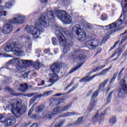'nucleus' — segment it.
I'll use <instances>...</instances> for the list:
<instances>
[{
	"mask_svg": "<svg viewBox=\"0 0 127 127\" xmlns=\"http://www.w3.org/2000/svg\"><path fill=\"white\" fill-rule=\"evenodd\" d=\"M57 16L59 19L62 21H66L68 24L72 22V17L69 16L65 11L59 10L55 11H50L47 14L41 15L39 19L36 21L35 24V27L30 25L26 28L27 32L31 33L33 35L34 38H40V35L43 31L44 27H48L49 26V21L54 22L55 17Z\"/></svg>",
	"mask_w": 127,
	"mask_h": 127,
	"instance_id": "1",
	"label": "nucleus"
},
{
	"mask_svg": "<svg viewBox=\"0 0 127 127\" xmlns=\"http://www.w3.org/2000/svg\"><path fill=\"white\" fill-rule=\"evenodd\" d=\"M55 29L56 35L59 40V43L61 46L64 47V53L65 54L70 50V47L69 45L67 44V40L65 36L66 37L71 36V34L69 33V31L64 30L62 27L59 26H55Z\"/></svg>",
	"mask_w": 127,
	"mask_h": 127,
	"instance_id": "2",
	"label": "nucleus"
},
{
	"mask_svg": "<svg viewBox=\"0 0 127 127\" xmlns=\"http://www.w3.org/2000/svg\"><path fill=\"white\" fill-rule=\"evenodd\" d=\"M16 102H17L16 105L14 104L7 105L5 110H10L14 116H16L15 114H20V115L24 114L26 108L25 106H21V100H16Z\"/></svg>",
	"mask_w": 127,
	"mask_h": 127,
	"instance_id": "3",
	"label": "nucleus"
},
{
	"mask_svg": "<svg viewBox=\"0 0 127 127\" xmlns=\"http://www.w3.org/2000/svg\"><path fill=\"white\" fill-rule=\"evenodd\" d=\"M10 64H16L17 72L21 73H23V72H25V70H26V68H25V67H24L23 65H25V64H30V61L15 58L9 61L7 63V65H10Z\"/></svg>",
	"mask_w": 127,
	"mask_h": 127,
	"instance_id": "4",
	"label": "nucleus"
},
{
	"mask_svg": "<svg viewBox=\"0 0 127 127\" xmlns=\"http://www.w3.org/2000/svg\"><path fill=\"white\" fill-rule=\"evenodd\" d=\"M4 51L5 52H13L16 56H21L24 54V52L19 49L18 45L15 42L12 43L10 45L7 46L5 49Z\"/></svg>",
	"mask_w": 127,
	"mask_h": 127,
	"instance_id": "5",
	"label": "nucleus"
},
{
	"mask_svg": "<svg viewBox=\"0 0 127 127\" xmlns=\"http://www.w3.org/2000/svg\"><path fill=\"white\" fill-rule=\"evenodd\" d=\"M51 70L53 71L52 74H50L51 78L49 79V82L54 84L58 80V74L60 72V65L59 64L55 63L51 66Z\"/></svg>",
	"mask_w": 127,
	"mask_h": 127,
	"instance_id": "6",
	"label": "nucleus"
},
{
	"mask_svg": "<svg viewBox=\"0 0 127 127\" xmlns=\"http://www.w3.org/2000/svg\"><path fill=\"white\" fill-rule=\"evenodd\" d=\"M26 20V16L22 14H15L14 18L10 19L8 21L9 23L15 24H22Z\"/></svg>",
	"mask_w": 127,
	"mask_h": 127,
	"instance_id": "7",
	"label": "nucleus"
},
{
	"mask_svg": "<svg viewBox=\"0 0 127 127\" xmlns=\"http://www.w3.org/2000/svg\"><path fill=\"white\" fill-rule=\"evenodd\" d=\"M62 112H63L62 108L60 106H58L55 107L52 112H49L47 115V117L48 119H52V117H55V116H57L58 114H61Z\"/></svg>",
	"mask_w": 127,
	"mask_h": 127,
	"instance_id": "8",
	"label": "nucleus"
},
{
	"mask_svg": "<svg viewBox=\"0 0 127 127\" xmlns=\"http://www.w3.org/2000/svg\"><path fill=\"white\" fill-rule=\"evenodd\" d=\"M127 13H126V12H122L120 18L116 22L113 23H114L113 25L114 26V28L118 27V26H120V25H122V24H123V21L126 20V18H127Z\"/></svg>",
	"mask_w": 127,
	"mask_h": 127,
	"instance_id": "9",
	"label": "nucleus"
},
{
	"mask_svg": "<svg viewBox=\"0 0 127 127\" xmlns=\"http://www.w3.org/2000/svg\"><path fill=\"white\" fill-rule=\"evenodd\" d=\"M98 95H99V90L95 91L92 94L91 97L92 100L89 104V107L88 108V110L90 111H92L93 109L95 108V106H96V102H95V100H94V99L97 98V97H98Z\"/></svg>",
	"mask_w": 127,
	"mask_h": 127,
	"instance_id": "10",
	"label": "nucleus"
},
{
	"mask_svg": "<svg viewBox=\"0 0 127 127\" xmlns=\"http://www.w3.org/2000/svg\"><path fill=\"white\" fill-rule=\"evenodd\" d=\"M86 45L91 49H95L96 47L100 45V41L97 39L92 40V41H88L86 43Z\"/></svg>",
	"mask_w": 127,
	"mask_h": 127,
	"instance_id": "11",
	"label": "nucleus"
},
{
	"mask_svg": "<svg viewBox=\"0 0 127 127\" xmlns=\"http://www.w3.org/2000/svg\"><path fill=\"white\" fill-rule=\"evenodd\" d=\"M38 104V103L36 102L32 106L31 109L29 110V112H28V114L29 118H32L34 120H37V119H39L40 118V116H39V115H31V113H32V112H33V111L34 110V107H36V106H37Z\"/></svg>",
	"mask_w": 127,
	"mask_h": 127,
	"instance_id": "12",
	"label": "nucleus"
},
{
	"mask_svg": "<svg viewBox=\"0 0 127 127\" xmlns=\"http://www.w3.org/2000/svg\"><path fill=\"white\" fill-rule=\"evenodd\" d=\"M2 31L5 33V34H7V33L11 32V31H12V25L9 24L4 25Z\"/></svg>",
	"mask_w": 127,
	"mask_h": 127,
	"instance_id": "13",
	"label": "nucleus"
},
{
	"mask_svg": "<svg viewBox=\"0 0 127 127\" xmlns=\"http://www.w3.org/2000/svg\"><path fill=\"white\" fill-rule=\"evenodd\" d=\"M15 118L14 117H9L4 122L5 127H8V126H12L15 124Z\"/></svg>",
	"mask_w": 127,
	"mask_h": 127,
	"instance_id": "14",
	"label": "nucleus"
},
{
	"mask_svg": "<svg viewBox=\"0 0 127 127\" xmlns=\"http://www.w3.org/2000/svg\"><path fill=\"white\" fill-rule=\"evenodd\" d=\"M76 34L78 37V39H79V40H82V41L83 40H85L86 36H87L85 31L82 29Z\"/></svg>",
	"mask_w": 127,
	"mask_h": 127,
	"instance_id": "15",
	"label": "nucleus"
},
{
	"mask_svg": "<svg viewBox=\"0 0 127 127\" xmlns=\"http://www.w3.org/2000/svg\"><path fill=\"white\" fill-rule=\"evenodd\" d=\"M97 76H99V74H95L91 76H86L81 79L79 80L80 83H82L83 82H90L91 80H93L94 78L97 77Z\"/></svg>",
	"mask_w": 127,
	"mask_h": 127,
	"instance_id": "16",
	"label": "nucleus"
},
{
	"mask_svg": "<svg viewBox=\"0 0 127 127\" xmlns=\"http://www.w3.org/2000/svg\"><path fill=\"white\" fill-rule=\"evenodd\" d=\"M55 123H56L55 127H63V125L65 123V120L58 118L55 121Z\"/></svg>",
	"mask_w": 127,
	"mask_h": 127,
	"instance_id": "17",
	"label": "nucleus"
},
{
	"mask_svg": "<svg viewBox=\"0 0 127 127\" xmlns=\"http://www.w3.org/2000/svg\"><path fill=\"white\" fill-rule=\"evenodd\" d=\"M53 93V91L52 90H50V91H46L45 92H44L43 94H38L36 95V98H42V97H47L48 96H50V95H51V94H52Z\"/></svg>",
	"mask_w": 127,
	"mask_h": 127,
	"instance_id": "18",
	"label": "nucleus"
},
{
	"mask_svg": "<svg viewBox=\"0 0 127 127\" xmlns=\"http://www.w3.org/2000/svg\"><path fill=\"white\" fill-rule=\"evenodd\" d=\"M104 115H106V113H101V115L99 116V112H98L93 118L92 121L94 122H98L99 119L101 121V118H102Z\"/></svg>",
	"mask_w": 127,
	"mask_h": 127,
	"instance_id": "19",
	"label": "nucleus"
},
{
	"mask_svg": "<svg viewBox=\"0 0 127 127\" xmlns=\"http://www.w3.org/2000/svg\"><path fill=\"white\" fill-rule=\"evenodd\" d=\"M28 89V85L26 83L21 84L20 85L18 90L21 92H25Z\"/></svg>",
	"mask_w": 127,
	"mask_h": 127,
	"instance_id": "20",
	"label": "nucleus"
},
{
	"mask_svg": "<svg viewBox=\"0 0 127 127\" xmlns=\"http://www.w3.org/2000/svg\"><path fill=\"white\" fill-rule=\"evenodd\" d=\"M121 5L123 9L122 12L127 13V0H122Z\"/></svg>",
	"mask_w": 127,
	"mask_h": 127,
	"instance_id": "21",
	"label": "nucleus"
},
{
	"mask_svg": "<svg viewBox=\"0 0 127 127\" xmlns=\"http://www.w3.org/2000/svg\"><path fill=\"white\" fill-rule=\"evenodd\" d=\"M81 29L80 25H76L72 27L71 31L72 33L74 32V33L77 34Z\"/></svg>",
	"mask_w": 127,
	"mask_h": 127,
	"instance_id": "22",
	"label": "nucleus"
},
{
	"mask_svg": "<svg viewBox=\"0 0 127 127\" xmlns=\"http://www.w3.org/2000/svg\"><path fill=\"white\" fill-rule=\"evenodd\" d=\"M126 49V46L123 45L122 48L116 49L115 52L118 54V56H120L122 54V52H124V50Z\"/></svg>",
	"mask_w": 127,
	"mask_h": 127,
	"instance_id": "23",
	"label": "nucleus"
},
{
	"mask_svg": "<svg viewBox=\"0 0 127 127\" xmlns=\"http://www.w3.org/2000/svg\"><path fill=\"white\" fill-rule=\"evenodd\" d=\"M113 65H111L108 68L103 69L102 71H101L99 74H96V75H98V76H100V75H106L108 72H109V70L112 68Z\"/></svg>",
	"mask_w": 127,
	"mask_h": 127,
	"instance_id": "24",
	"label": "nucleus"
},
{
	"mask_svg": "<svg viewBox=\"0 0 127 127\" xmlns=\"http://www.w3.org/2000/svg\"><path fill=\"white\" fill-rule=\"evenodd\" d=\"M12 0H10L7 2L5 3V4L4 5V7L5 8H11V6H12Z\"/></svg>",
	"mask_w": 127,
	"mask_h": 127,
	"instance_id": "25",
	"label": "nucleus"
},
{
	"mask_svg": "<svg viewBox=\"0 0 127 127\" xmlns=\"http://www.w3.org/2000/svg\"><path fill=\"white\" fill-rule=\"evenodd\" d=\"M55 105H59V104L57 103L56 99L52 98L50 100V107H53V106H55Z\"/></svg>",
	"mask_w": 127,
	"mask_h": 127,
	"instance_id": "26",
	"label": "nucleus"
},
{
	"mask_svg": "<svg viewBox=\"0 0 127 127\" xmlns=\"http://www.w3.org/2000/svg\"><path fill=\"white\" fill-rule=\"evenodd\" d=\"M3 10V7L0 6V16H6V14H7V12L6 11H2Z\"/></svg>",
	"mask_w": 127,
	"mask_h": 127,
	"instance_id": "27",
	"label": "nucleus"
},
{
	"mask_svg": "<svg viewBox=\"0 0 127 127\" xmlns=\"http://www.w3.org/2000/svg\"><path fill=\"white\" fill-rule=\"evenodd\" d=\"M43 110H44V105H41L36 108V113H40L41 112H42Z\"/></svg>",
	"mask_w": 127,
	"mask_h": 127,
	"instance_id": "28",
	"label": "nucleus"
},
{
	"mask_svg": "<svg viewBox=\"0 0 127 127\" xmlns=\"http://www.w3.org/2000/svg\"><path fill=\"white\" fill-rule=\"evenodd\" d=\"M41 66H42V64H40L39 61H37L35 63L34 67L35 70H39V68H40Z\"/></svg>",
	"mask_w": 127,
	"mask_h": 127,
	"instance_id": "29",
	"label": "nucleus"
},
{
	"mask_svg": "<svg viewBox=\"0 0 127 127\" xmlns=\"http://www.w3.org/2000/svg\"><path fill=\"white\" fill-rule=\"evenodd\" d=\"M108 79H105L103 83H101L99 87V90H101V89H104V87L107 85L108 83Z\"/></svg>",
	"mask_w": 127,
	"mask_h": 127,
	"instance_id": "30",
	"label": "nucleus"
},
{
	"mask_svg": "<svg viewBox=\"0 0 127 127\" xmlns=\"http://www.w3.org/2000/svg\"><path fill=\"white\" fill-rule=\"evenodd\" d=\"M117 123V118L116 117H113L109 120V123L110 125H115Z\"/></svg>",
	"mask_w": 127,
	"mask_h": 127,
	"instance_id": "31",
	"label": "nucleus"
},
{
	"mask_svg": "<svg viewBox=\"0 0 127 127\" xmlns=\"http://www.w3.org/2000/svg\"><path fill=\"white\" fill-rule=\"evenodd\" d=\"M71 106H72V104L71 103H69L67 106L63 107L62 108V110L63 112H64V111H68V110L70 109V108H71Z\"/></svg>",
	"mask_w": 127,
	"mask_h": 127,
	"instance_id": "32",
	"label": "nucleus"
},
{
	"mask_svg": "<svg viewBox=\"0 0 127 127\" xmlns=\"http://www.w3.org/2000/svg\"><path fill=\"white\" fill-rule=\"evenodd\" d=\"M83 64H84V62L82 63L79 65L75 66L74 68L71 69V70L70 71L71 73H73V72H75V71H76V70H78V69H79V68H81V66H82Z\"/></svg>",
	"mask_w": 127,
	"mask_h": 127,
	"instance_id": "33",
	"label": "nucleus"
},
{
	"mask_svg": "<svg viewBox=\"0 0 127 127\" xmlns=\"http://www.w3.org/2000/svg\"><path fill=\"white\" fill-rule=\"evenodd\" d=\"M113 93H114V91H112L111 93L109 94L108 97H107V103L110 104L111 102V99H112V97H113Z\"/></svg>",
	"mask_w": 127,
	"mask_h": 127,
	"instance_id": "34",
	"label": "nucleus"
},
{
	"mask_svg": "<svg viewBox=\"0 0 127 127\" xmlns=\"http://www.w3.org/2000/svg\"><path fill=\"white\" fill-rule=\"evenodd\" d=\"M105 67H106V65L99 66L94 69V72H97V71H100V70H102V69H104Z\"/></svg>",
	"mask_w": 127,
	"mask_h": 127,
	"instance_id": "35",
	"label": "nucleus"
},
{
	"mask_svg": "<svg viewBox=\"0 0 127 127\" xmlns=\"http://www.w3.org/2000/svg\"><path fill=\"white\" fill-rule=\"evenodd\" d=\"M74 115H76V113L74 112H67L64 114L63 117H70V116H74Z\"/></svg>",
	"mask_w": 127,
	"mask_h": 127,
	"instance_id": "36",
	"label": "nucleus"
},
{
	"mask_svg": "<svg viewBox=\"0 0 127 127\" xmlns=\"http://www.w3.org/2000/svg\"><path fill=\"white\" fill-rule=\"evenodd\" d=\"M52 41L53 45L56 46L58 45V41H57V39H56L55 38H52Z\"/></svg>",
	"mask_w": 127,
	"mask_h": 127,
	"instance_id": "37",
	"label": "nucleus"
},
{
	"mask_svg": "<svg viewBox=\"0 0 127 127\" xmlns=\"http://www.w3.org/2000/svg\"><path fill=\"white\" fill-rule=\"evenodd\" d=\"M105 27L107 28V30L111 29L112 28H115V26H114V23H113L111 24L106 26Z\"/></svg>",
	"mask_w": 127,
	"mask_h": 127,
	"instance_id": "38",
	"label": "nucleus"
},
{
	"mask_svg": "<svg viewBox=\"0 0 127 127\" xmlns=\"http://www.w3.org/2000/svg\"><path fill=\"white\" fill-rule=\"evenodd\" d=\"M79 86V84H76L71 89H70L68 91V93H71V92H73L76 88H77Z\"/></svg>",
	"mask_w": 127,
	"mask_h": 127,
	"instance_id": "39",
	"label": "nucleus"
},
{
	"mask_svg": "<svg viewBox=\"0 0 127 127\" xmlns=\"http://www.w3.org/2000/svg\"><path fill=\"white\" fill-rule=\"evenodd\" d=\"M85 59H86V56H85L84 55H80L79 56V59L80 61H84V60H85Z\"/></svg>",
	"mask_w": 127,
	"mask_h": 127,
	"instance_id": "40",
	"label": "nucleus"
},
{
	"mask_svg": "<svg viewBox=\"0 0 127 127\" xmlns=\"http://www.w3.org/2000/svg\"><path fill=\"white\" fill-rule=\"evenodd\" d=\"M117 76H118V73H115L113 75V78L111 79L110 83H113L116 79V78H117Z\"/></svg>",
	"mask_w": 127,
	"mask_h": 127,
	"instance_id": "41",
	"label": "nucleus"
},
{
	"mask_svg": "<svg viewBox=\"0 0 127 127\" xmlns=\"http://www.w3.org/2000/svg\"><path fill=\"white\" fill-rule=\"evenodd\" d=\"M108 18V16L107 15V14H103L101 16V19L102 20H107Z\"/></svg>",
	"mask_w": 127,
	"mask_h": 127,
	"instance_id": "42",
	"label": "nucleus"
},
{
	"mask_svg": "<svg viewBox=\"0 0 127 127\" xmlns=\"http://www.w3.org/2000/svg\"><path fill=\"white\" fill-rule=\"evenodd\" d=\"M25 38L26 39V42H27V43L31 41V37H30V36H27L26 37H25Z\"/></svg>",
	"mask_w": 127,
	"mask_h": 127,
	"instance_id": "43",
	"label": "nucleus"
},
{
	"mask_svg": "<svg viewBox=\"0 0 127 127\" xmlns=\"http://www.w3.org/2000/svg\"><path fill=\"white\" fill-rule=\"evenodd\" d=\"M82 122H83V117H81L78 118V120L76 121V124H81Z\"/></svg>",
	"mask_w": 127,
	"mask_h": 127,
	"instance_id": "44",
	"label": "nucleus"
},
{
	"mask_svg": "<svg viewBox=\"0 0 127 127\" xmlns=\"http://www.w3.org/2000/svg\"><path fill=\"white\" fill-rule=\"evenodd\" d=\"M35 101H36V99H35V98H32V99L30 100L29 104H30V105H32V104H33V103H34V102H35Z\"/></svg>",
	"mask_w": 127,
	"mask_h": 127,
	"instance_id": "45",
	"label": "nucleus"
},
{
	"mask_svg": "<svg viewBox=\"0 0 127 127\" xmlns=\"http://www.w3.org/2000/svg\"><path fill=\"white\" fill-rule=\"evenodd\" d=\"M5 91H8V92H13V90L12 89H10V88H9V87H6L5 88Z\"/></svg>",
	"mask_w": 127,
	"mask_h": 127,
	"instance_id": "46",
	"label": "nucleus"
},
{
	"mask_svg": "<svg viewBox=\"0 0 127 127\" xmlns=\"http://www.w3.org/2000/svg\"><path fill=\"white\" fill-rule=\"evenodd\" d=\"M125 70V67H124L123 68H122V69L121 70V71L120 72L119 75H118V80H120V79H121V74H122V73H123V71Z\"/></svg>",
	"mask_w": 127,
	"mask_h": 127,
	"instance_id": "47",
	"label": "nucleus"
},
{
	"mask_svg": "<svg viewBox=\"0 0 127 127\" xmlns=\"http://www.w3.org/2000/svg\"><path fill=\"white\" fill-rule=\"evenodd\" d=\"M109 39V36L106 35L103 38V41L101 42V43H103V41H107Z\"/></svg>",
	"mask_w": 127,
	"mask_h": 127,
	"instance_id": "48",
	"label": "nucleus"
},
{
	"mask_svg": "<svg viewBox=\"0 0 127 127\" xmlns=\"http://www.w3.org/2000/svg\"><path fill=\"white\" fill-rule=\"evenodd\" d=\"M86 28H88V29H90V28H92V25L88 23L86 25Z\"/></svg>",
	"mask_w": 127,
	"mask_h": 127,
	"instance_id": "49",
	"label": "nucleus"
},
{
	"mask_svg": "<svg viewBox=\"0 0 127 127\" xmlns=\"http://www.w3.org/2000/svg\"><path fill=\"white\" fill-rule=\"evenodd\" d=\"M22 76L24 78H27V77H28V73L27 72H25L22 75Z\"/></svg>",
	"mask_w": 127,
	"mask_h": 127,
	"instance_id": "50",
	"label": "nucleus"
},
{
	"mask_svg": "<svg viewBox=\"0 0 127 127\" xmlns=\"http://www.w3.org/2000/svg\"><path fill=\"white\" fill-rule=\"evenodd\" d=\"M44 53H45V54H47L50 52V50L46 49L44 51Z\"/></svg>",
	"mask_w": 127,
	"mask_h": 127,
	"instance_id": "51",
	"label": "nucleus"
},
{
	"mask_svg": "<svg viewBox=\"0 0 127 127\" xmlns=\"http://www.w3.org/2000/svg\"><path fill=\"white\" fill-rule=\"evenodd\" d=\"M62 93H57L54 95V97H60L62 96Z\"/></svg>",
	"mask_w": 127,
	"mask_h": 127,
	"instance_id": "52",
	"label": "nucleus"
},
{
	"mask_svg": "<svg viewBox=\"0 0 127 127\" xmlns=\"http://www.w3.org/2000/svg\"><path fill=\"white\" fill-rule=\"evenodd\" d=\"M42 3H46L48 1V0H39Z\"/></svg>",
	"mask_w": 127,
	"mask_h": 127,
	"instance_id": "53",
	"label": "nucleus"
},
{
	"mask_svg": "<svg viewBox=\"0 0 127 127\" xmlns=\"http://www.w3.org/2000/svg\"><path fill=\"white\" fill-rule=\"evenodd\" d=\"M65 100H64V99H63V98H62V99H61L60 100V103H58V104H59V105H60V104H61V103H64V101Z\"/></svg>",
	"mask_w": 127,
	"mask_h": 127,
	"instance_id": "54",
	"label": "nucleus"
},
{
	"mask_svg": "<svg viewBox=\"0 0 127 127\" xmlns=\"http://www.w3.org/2000/svg\"><path fill=\"white\" fill-rule=\"evenodd\" d=\"M31 127H38V125H37V124H34L31 126Z\"/></svg>",
	"mask_w": 127,
	"mask_h": 127,
	"instance_id": "55",
	"label": "nucleus"
},
{
	"mask_svg": "<svg viewBox=\"0 0 127 127\" xmlns=\"http://www.w3.org/2000/svg\"><path fill=\"white\" fill-rule=\"evenodd\" d=\"M27 96H28V97H33V96H34V94H33V93H30V94H27Z\"/></svg>",
	"mask_w": 127,
	"mask_h": 127,
	"instance_id": "56",
	"label": "nucleus"
},
{
	"mask_svg": "<svg viewBox=\"0 0 127 127\" xmlns=\"http://www.w3.org/2000/svg\"><path fill=\"white\" fill-rule=\"evenodd\" d=\"M119 42H120V41H118L117 42H116L115 43V44H114V47H113V48H115V47H116L117 45H118Z\"/></svg>",
	"mask_w": 127,
	"mask_h": 127,
	"instance_id": "57",
	"label": "nucleus"
},
{
	"mask_svg": "<svg viewBox=\"0 0 127 127\" xmlns=\"http://www.w3.org/2000/svg\"><path fill=\"white\" fill-rule=\"evenodd\" d=\"M3 119H4L3 115H0V120H3Z\"/></svg>",
	"mask_w": 127,
	"mask_h": 127,
	"instance_id": "58",
	"label": "nucleus"
},
{
	"mask_svg": "<svg viewBox=\"0 0 127 127\" xmlns=\"http://www.w3.org/2000/svg\"><path fill=\"white\" fill-rule=\"evenodd\" d=\"M28 126H29V124H23L22 127H27Z\"/></svg>",
	"mask_w": 127,
	"mask_h": 127,
	"instance_id": "59",
	"label": "nucleus"
},
{
	"mask_svg": "<svg viewBox=\"0 0 127 127\" xmlns=\"http://www.w3.org/2000/svg\"><path fill=\"white\" fill-rule=\"evenodd\" d=\"M31 46H32V45L31 43L28 44V48L30 50H31Z\"/></svg>",
	"mask_w": 127,
	"mask_h": 127,
	"instance_id": "60",
	"label": "nucleus"
},
{
	"mask_svg": "<svg viewBox=\"0 0 127 127\" xmlns=\"http://www.w3.org/2000/svg\"><path fill=\"white\" fill-rule=\"evenodd\" d=\"M0 56H1V57H6V56H5V54H0Z\"/></svg>",
	"mask_w": 127,
	"mask_h": 127,
	"instance_id": "61",
	"label": "nucleus"
},
{
	"mask_svg": "<svg viewBox=\"0 0 127 127\" xmlns=\"http://www.w3.org/2000/svg\"><path fill=\"white\" fill-rule=\"evenodd\" d=\"M115 32H116V31L115 30L111 31L110 32H109V34H113V33H115Z\"/></svg>",
	"mask_w": 127,
	"mask_h": 127,
	"instance_id": "62",
	"label": "nucleus"
},
{
	"mask_svg": "<svg viewBox=\"0 0 127 127\" xmlns=\"http://www.w3.org/2000/svg\"><path fill=\"white\" fill-rule=\"evenodd\" d=\"M102 51V49L101 48H99L98 49V51H97V53H100V52H101Z\"/></svg>",
	"mask_w": 127,
	"mask_h": 127,
	"instance_id": "63",
	"label": "nucleus"
},
{
	"mask_svg": "<svg viewBox=\"0 0 127 127\" xmlns=\"http://www.w3.org/2000/svg\"><path fill=\"white\" fill-rule=\"evenodd\" d=\"M116 55H117V54H116V52L114 53H113V54H112V56H111V57H115V56H116Z\"/></svg>",
	"mask_w": 127,
	"mask_h": 127,
	"instance_id": "64",
	"label": "nucleus"
}]
</instances>
